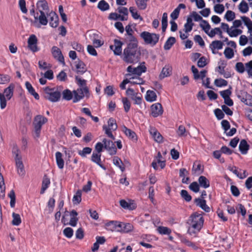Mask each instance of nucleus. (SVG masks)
Returning a JSON list of instances; mask_svg holds the SVG:
<instances>
[{"instance_id": "62", "label": "nucleus", "mask_w": 252, "mask_h": 252, "mask_svg": "<svg viewBox=\"0 0 252 252\" xmlns=\"http://www.w3.org/2000/svg\"><path fill=\"white\" fill-rule=\"evenodd\" d=\"M122 102L124 104L125 111L126 112H127L129 110L130 108V102L126 97H123L122 98Z\"/></svg>"}, {"instance_id": "59", "label": "nucleus", "mask_w": 252, "mask_h": 252, "mask_svg": "<svg viewBox=\"0 0 252 252\" xmlns=\"http://www.w3.org/2000/svg\"><path fill=\"white\" fill-rule=\"evenodd\" d=\"M235 69L239 73H243L245 71L244 64L241 62L237 63L235 65Z\"/></svg>"}, {"instance_id": "22", "label": "nucleus", "mask_w": 252, "mask_h": 252, "mask_svg": "<svg viewBox=\"0 0 252 252\" xmlns=\"http://www.w3.org/2000/svg\"><path fill=\"white\" fill-rule=\"evenodd\" d=\"M15 160L18 174L20 176L24 175L25 173V170L24 169V166L23 163L22 158H18Z\"/></svg>"}, {"instance_id": "3", "label": "nucleus", "mask_w": 252, "mask_h": 252, "mask_svg": "<svg viewBox=\"0 0 252 252\" xmlns=\"http://www.w3.org/2000/svg\"><path fill=\"white\" fill-rule=\"evenodd\" d=\"M117 12L110 13L108 18L110 20H120L122 21H126L128 19V10L126 7L119 6L116 10Z\"/></svg>"}, {"instance_id": "37", "label": "nucleus", "mask_w": 252, "mask_h": 252, "mask_svg": "<svg viewBox=\"0 0 252 252\" xmlns=\"http://www.w3.org/2000/svg\"><path fill=\"white\" fill-rule=\"evenodd\" d=\"M40 13L38 18L37 16H34L35 20L38 19L39 23L42 25H46L48 23V20L44 11L39 12Z\"/></svg>"}, {"instance_id": "33", "label": "nucleus", "mask_w": 252, "mask_h": 252, "mask_svg": "<svg viewBox=\"0 0 252 252\" xmlns=\"http://www.w3.org/2000/svg\"><path fill=\"white\" fill-rule=\"evenodd\" d=\"M207 34L210 37H213L215 36L216 34H219L220 38H223L222 31L219 28H215V29L211 30L208 32Z\"/></svg>"}, {"instance_id": "35", "label": "nucleus", "mask_w": 252, "mask_h": 252, "mask_svg": "<svg viewBox=\"0 0 252 252\" xmlns=\"http://www.w3.org/2000/svg\"><path fill=\"white\" fill-rule=\"evenodd\" d=\"M193 25L194 24L192 23V19L191 17H188L187 23L184 25L185 32L187 33L190 32L192 30Z\"/></svg>"}, {"instance_id": "50", "label": "nucleus", "mask_w": 252, "mask_h": 252, "mask_svg": "<svg viewBox=\"0 0 252 252\" xmlns=\"http://www.w3.org/2000/svg\"><path fill=\"white\" fill-rule=\"evenodd\" d=\"M73 92L72 93L69 90H65L63 92V98L66 100H70L73 97Z\"/></svg>"}, {"instance_id": "24", "label": "nucleus", "mask_w": 252, "mask_h": 252, "mask_svg": "<svg viewBox=\"0 0 252 252\" xmlns=\"http://www.w3.org/2000/svg\"><path fill=\"white\" fill-rule=\"evenodd\" d=\"M195 202L197 206H199L201 209L206 212H209L210 210V208L206 205V200L200 198H196Z\"/></svg>"}, {"instance_id": "12", "label": "nucleus", "mask_w": 252, "mask_h": 252, "mask_svg": "<svg viewBox=\"0 0 252 252\" xmlns=\"http://www.w3.org/2000/svg\"><path fill=\"white\" fill-rule=\"evenodd\" d=\"M37 38L34 34H32L30 36L28 40V44L29 48L32 52H37L39 49L37 46Z\"/></svg>"}, {"instance_id": "56", "label": "nucleus", "mask_w": 252, "mask_h": 252, "mask_svg": "<svg viewBox=\"0 0 252 252\" xmlns=\"http://www.w3.org/2000/svg\"><path fill=\"white\" fill-rule=\"evenodd\" d=\"M239 10L243 13H246L249 10V7L247 3L244 0H243L239 5Z\"/></svg>"}, {"instance_id": "19", "label": "nucleus", "mask_w": 252, "mask_h": 252, "mask_svg": "<svg viewBox=\"0 0 252 252\" xmlns=\"http://www.w3.org/2000/svg\"><path fill=\"white\" fill-rule=\"evenodd\" d=\"M223 46V43L222 41L220 40H215L210 44V48L211 49L214 54H216L218 52L216 51V49H221Z\"/></svg>"}, {"instance_id": "48", "label": "nucleus", "mask_w": 252, "mask_h": 252, "mask_svg": "<svg viewBox=\"0 0 252 252\" xmlns=\"http://www.w3.org/2000/svg\"><path fill=\"white\" fill-rule=\"evenodd\" d=\"M136 4L139 9L141 10L145 9L147 7V2L149 0H135Z\"/></svg>"}, {"instance_id": "20", "label": "nucleus", "mask_w": 252, "mask_h": 252, "mask_svg": "<svg viewBox=\"0 0 252 252\" xmlns=\"http://www.w3.org/2000/svg\"><path fill=\"white\" fill-rule=\"evenodd\" d=\"M101 154L93 152L91 157V160L92 161L98 165L102 169H105V167L101 163Z\"/></svg>"}, {"instance_id": "26", "label": "nucleus", "mask_w": 252, "mask_h": 252, "mask_svg": "<svg viewBox=\"0 0 252 252\" xmlns=\"http://www.w3.org/2000/svg\"><path fill=\"white\" fill-rule=\"evenodd\" d=\"M26 87L28 90L29 93L34 96L35 99L38 100L39 99V96L38 94L35 92L34 88L32 87L31 84L29 82H26L25 83Z\"/></svg>"}, {"instance_id": "63", "label": "nucleus", "mask_w": 252, "mask_h": 252, "mask_svg": "<svg viewBox=\"0 0 252 252\" xmlns=\"http://www.w3.org/2000/svg\"><path fill=\"white\" fill-rule=\"evenodd\" d=\"M245 67L249 76L252 77V61L246 63Z\"/></svg>"}, {"instance_id": "11", "label": "nucleus", "mask_w": 252, "mask_h": 252, "mask_svg": "<svg viewBox=\"0 0 252 252\" xmlns=\"http://www.w3.org/2000/svg\"><path fill=\"white\" fill-rule=\"evenodd\" d=\"M102 142L104 144V148L108 152L110 155H114L116 154L117 149L112 141L104 138Z\"/></svg>"}, {"instance_id": "15", "label": "nucleus", "mask_w": 252, "mask_h": 252, "mask_svg": "<svg viewBox=\"0 0 252 252\" xmlns=\"http://www.w3.org/2000/svg\"><path fill=\"white\" fill-rule=\"evenodd\" d=\"M47 16L49 18V24L53 28H56L59 25V17L54 11L47 13Z\"/></svg>"}, {"instance_id": "13", "label": "nucleus", "mask_w": 252, "mask_h": 252, "mask_svg": "<svg viewBox=\"0 0 252 252\" xmlns=\"http://www.w3.org/2000/svg\"><path fill=\"white\" fill-rule=\"evenodd\" d=\"M75 80L77 85L79 86V88L82 89L85 93L86 96L89 97V90L87 86V81L85 79H82L79 77L76 76Z\"/></svg>"}, {"instance_id": "36", "label": "nucleus", "mask_w": 252, "mask_h": 252, "mask_svg": "<svg viewBox=\"0 0 252 252\" xmlns=\"http://www.w3.org/2000/svg\"><path fill=\"white\" fill-rule=\"evenodd\" d=\"M145 63L143 62L140 65H139L137 67H134L133 74L140 75L142 73L146 71V67L144 65Z\"/></svg>"}, {"instance_id": "45", "label": "nucleus", "mask_w": 252, "mask_h": 252, "mask_svg": "<svg viewBox=\"0 0 252 252\" xmlns=\"http://www.w3.org/2000/svg\"><path fill=\"white\" fill-rule=\"evenodd\" d=\"M12 217V223L13 225L18 226L21 223V217L18 214L13 213Z\"/></svg>"}, {"instance_id": "30", "label": "nucleus", "mask_w": 252, "mask_h": 252, "mask_svg": "<svg viewBox=\"0 0 252 252\" xmlns=\"http://www.w3.org/2000/svg\"><path fill=\"white\" fill-rule=\"evenodd\" d=\"M123 131L126 134V135L131 140L133 141H136L137 140L136 134L133 131L127 128L126 126L124 127Z\"/></svg>"}, {"instance_id": "5", "label": "nucleus", "mask_w": 252, "mask_h": 252, "mask_svg": "<svg viewBox=\"0 0 252 252\" xmlns=\"http://www.w3.org/2000/svg\"><path fill=\"white\" fill-rule=\"evenodd\" d=\"M203 222L204 220L201 215L197 214L192 215L189 220V223L190 226L189 231H190V228L198 231H199L203 225Z\"/></svg>"}, {"instance_id": "58", "label": "nucleus", "mask_w": 252, "mask_h": 252, "mask_svg": "<svg viewBox=\"0 0 252 252\" xmlns=\"http://www.w3.org/2000/svg\"><path fill=\"white\" fill-rule=\"evenodd\" d=\"M244 96H245L244 103L247 105L252 106V96L246 92H244Z\"/></svg>"}, {"instance_id": "34", "label": "nucleus", "mask_w": 252, "mask_h": 252, "mask_svg": "<svg viewBox=\"0 0 252 252\" xmlns=\"http://www.w3.org/2000/svg\"><path fill=\"white\" fill-rule=\"evenodd\" d=\"M93 44L94 47L96 48H98L101 46L103 44V41H101L99 39H96L98 37V34L97 33H93Z\"/></svg>"}, {"instance_id": "55", "label": "nucleus", "mask_w": 252, "mask_h": 252, "mask_svg": "<svg viewBox=\"0 0 252 252\" xmlns=\"http://www.w3.org/2000/svg\"><path fill=\"white\" fill-rule=\"evenodd\" d=\"M161 24H162V31L163 32H164L167 27V14L166 13H164L162 15V20H161Z\"/></svg>"}, {"instance_id": "60", "label": "nucleus", "mask_w": 252, "mask_h": 252, "mask_svg": "<svg viewBox=\"0 0 252 252\" xmlns=\"http://www.w3.org/2000/svg\"><path fill=\"white\" fill-rule=\"evenodd\" d=\"M220 63V65L217 67L216 70L221 75L225 71L224 68L226 66V63L224 61H221Z\"/></svg>"}, {"instance_id": "25", "label": "nucleus", "mask_w": 252, "mask_h": 252, "mask_svg": "<svg viewBox=\"0 0 252 252\" xmlns=\"http://www.w3.org/2000/svg\"><path fill=\"white\" fill-rule=\"evenodd\" d=\"M77 212L74 210H72L70 212V216L71 218L69 222L68 223V224L73 227L76 225L77 221L78 220V219L77 217Z\"/></svg>"}, {"instance_id": "51", "label": "nucleus", "mask_w": 252, "mask_h": 252, "mask_svg": "<svg viewBox=\"0 0 252 252\" xmlns=\"http://www.w3.org/2000/svg\"><path fill=\"white\" fill-rule=\"evenodd\" d=\"M215 85L218 87H221L227 86L228 82L226 80L222 79H216L214 81Z\"/></svg>"}, {"instance_id": "18", "label": "nucleus", "mask_w": 252, "mask_h": 252, "mask_svg": "<svg viewBox=\"0 0 252 252\" xmlns=\"http://www.w3.org/2000/svg\"><path fill=\"white\" fill-rule=\"evenodd\" d=\"M74 97L73 102L76 103L86 96L85 93L82 89L78 88L76 90L73 91Z\"/></svg>"}, {"instance_id": "28", "label": "nucleus", "mask_w": 252, "mask_h": 252, "mask_svg": "<svg viewBox=\"0 0 252 252\" xmlns=\"http://www.w3.org/2000/svg\"><path fill=\"white\" fill-rule=\"evenodd\" d=\"M63 155L60 152L56 153V159L57 165L60 169H63L64 167V160L63 158Z\"/></svg>"}, {"instance_id": "39", "label": "nucleus", "mask_w": 252, "mask_h": 252, "mask_svg": "<svg viewBox=\"0 0 252 252\" xmlns=\"http://www.w3.org/2000/svg\"><path fill=\"white\" fill-rule=\"evenodd\" d=\"M176 39L174 37H170L167 40L164 45V49L165 50H169L173 45L175 43Z\"/></svg>"}, {"instance_id": "31", "label": "nucleus", "mask_w": 252, "mask_h": 252, "mask_svg": "<svg viewBox=\"0 0 252 252\" xmlns=\"http://www.w3.org/2000/svg\"><path fill=\"white\" fill-rule=\"evenodd\" d=\"M198 182L199 185L205 189L210 187V182L205 176H200L198 179Z\"/></svg>"}, {"instance_id": "6", "label": "nucleus", "mask_w": 252, "mask_h": 252, "mask_svg": "<svg viewBox=\"0 0 252 252\" xmlns=\"http://www.w3.org/2000/svg\"><path fill=\"white\" fill-rule=\"evenodd\" d=\"M140 37L144 40L146 44L154 46L158 42L159 35L145 31L140 33Z\"/></svg>"}, {"instance_id": "47", "label": "nucleus", "mask_w": 252, "mask_h": 252, "mask_svg": "<svg viewBox=\"0 0 252 252\" xmlns=\"http://www.w3.org/2000/svg\"><path fill=\"white\" fill-rule=\"evenodd\" d=\"M129 11L131 14L132 17L134 19H139L141 21L143 20V18L140 16V15L137 13L136 9L134 7H129Z\"/></svg>"}, {"instance_id": "2", "label": "nucleus", "mask_w": 252, "mask_h": 252, "mask_svg": "<svg viewBox=\"0 0 252 252\" xmlns=\"http://www.w3.org/2000/svg\"><path fill=\"white\" fill-rule=\"evenodd\" d=\"M108 229L112 231L117 230L118 231L128 233L133 229V226L130 223H124L117 221H111L106 224Z\"/></svg>"}, {"instance_id": "16", "label": "nucleus", "mask_w": 252, "mask_h": 252, "mask_svg": "<svg viewBox=\"0 0 252 252\" xmlns=\"http://www.w3.org/2000/svg\"><path fill=\"white\" fill-rule=\"evenodd\" d=\"M149 132L155 141L158 143H162L163 142L162 136L155 127L150 126Z\"/></svg>"}, {"instance_id": "8", "label": "nucleus", "mask_w": 252, "mask_h": 252, "mask_svg": "<svg viewBox=\"0 0 252 252\" xmlns=\"http://www.w3.org/2000/svg\"><path fill=\"white\" fill-rule=\"evenodd\" d=\"M117 125L116 120L112 118H110L108 121V126L104 125L102 126L103 130L105 133L112 140H115V138L113 135L111 130L115 131L117 129Z\"/></svg>"}, {"instance_id": "9", "label": "nucleus", "mask_w": 252, "mask_h": 252, "mask_svg": "<svg viewBox=\"0 0 252 252\" xmlns=\"http://www.w3.org/2000/svg\"><path fill=\"white\" fill-rule=\"evenodd\" d=\"M126 94L134 101V104L140 105L142 103V94L135 92L132 88H129L126 91Z\"/></svg>"}, {"instance_id": "43", "label": "nucleus", "mask_w": 252, "mask_h": 252, "mask_svg": "<svg viewBox=\"0 0 252 252\" xmlns=\"http://www.w3.org/2000/svg\"><path fill=\"white\" fill-rule=\"evenodd\" d=\"M199 26L206 34L208 33L211 29V26L208 22L203 19L200 23Z\"/></svg>"}, {"instance_id": "17", "label": "nucleus", "mask_w": 252, "mask_h": 252, "mask_svg": "<svg viewBox=\"0 0 252 252\" xmlns=\"http://www.w3.org/2000/svg\"><path fill=\"white\" fill-rule=\"evenodd\" d=\"M114 44L110 45V48L113 51L115 55H120L122 53V46L123 43L121 41L116 39L114 40Z\"/></svg>"}, {"instance_id": "23", "label": "nucleus", "mask_w": 252, "mask_h": 252, "mask_svg": "<svg viewBox=\"0 0 252 252\" xmlns=\"http://www.w3.org/2000/svg\"><path fill=\"white\" fill-rule=\"evenodd\" d=\"M249 148L250 146L246 140L243 139L240 141L239 145V149L242 154L245 155L247 154L248 151L249 150Z\"/></svg>"}, {"instance_id": "49", "label": "nucleus", "mask_w": 252, "mask_h": 252, "mask_svg": "<svg viewBox=\"0 0 252 252\" xmlns=\"http://www.w3.org/2000/svg\"><path fill=\"white\" fill-rule=\"evenodd\" d=\"M81 195L82 191L81 190H78L76 192V194L73 197V202L74 204H79L81 201Z\"/></svg>"}, {"instance_id": "1", "label": "nucleus", "mask_w": 252, "mask_h": 252, "mask_svg": "<svg viewBox=\"0 0 252 252\" xmlns=\"http://www.w3.org/2000/svg\"><path fill=\"white\" fill-rule=\"evenodd\" d=\"M141 52L136 45H127L123 52V61L127 63H135L140 59Z\"/></svg>"}, {"instance_id": "29", "label": "nucleus", "mask_w": 252, "mask_h": 252, "mask_svg": "<svg viewBox=\"0 0 252 252\" xmlns=\"http://www.w3.org/2000/svg\"><path fill=\"white\" fill-rule=\"evenodd\" d=\"M157 94L153 91L148 90L147 92L145 98L147 101L153 102L157 99Z\"/></svg>"}, {"instance_id": "14", "label": "nucleus", "mask_w": 252, "mask_h": 252, "mask_svg": "<svg viewBox=\"0 0 252 252\" xmlns=\"http://www.w3.org/2000/svg\"><path fill=\"white\" fill-rule=\"evenodd\" d=\"M151 108V114L154 117H157L163 113L162 107L159 103L153 104Z\"/></svg>"}, {"instance_id": "44", "label": "nucleus", "mask_w": 252, "mask_h": 252, "mask_svg": "<svg viewBox=\"0 0 252 252\" xmlns=\"http://www.w3.org/2000/svg\"><path fill=\"white\" fill-rule=\"evenodd\" d=\"M158 232L162 235H169L171 233V230L167 227L158 226L157 228Z\"/></svg>"}, {"instance_id": "21", "label": "nucleus", "mask_w": 252, "mask_h": 252, "mask_svg": "<svg viewBox=\"0 0 252 252\" xmlns=\"http://www.w3.org/2000/svg\"><path fill=\"white\" fill-rule=\"evenodd\" d=\"M36 6L39 11H46V13L49 11V7L48 3L45 0H39L36 3Z\"/></svg>"}, {"instance_id": "40", "label": "nucleus", "mask_w": 252, "mask_h": 252, "mask_svg": "<svg viewBox=\"0 0 252 252\" xmlns=\"http://www.w3.org/2000/svg\"><path fill=\"white\" fill-rule=\"evenodd\" d=\"M50 184V179L45 176L42 181V188L40 191L41 194H43L45 192V190L48 188Z\"/></svg>"}, {"instance_id": "27", "label": "nucleus", "mask_w": 252, "mask_h": 252, "mask_svg": "<svg viewBox=\"0 0 252 252\" xmlns=\"http://www.w3.org/2000/svg\"><path fill=\"white\" fill-rule=\"evenodd\" d=\"M76 68L77 73L81 74H83L87 71L85 64L81 61L76 62Z\"/></svg>"}, {"instance_id": "7", "label": "nucleus", "mask_w": 252, "mask_h": 252, "mask_svg": "<svg viewBox=\"0 0 252 252\" xmlns=\"http://www.w3.org/2000/svg\"><path fill=\"white\" fill-rule=\"evenodd\" d=\"M47 121L48 119L40 115H37L34 117L33 125L37 137L39 136L42 126Z\"/></svg>"}, {"instance_id": "46", "label": "nucleus", "mask_w": 252, "mask_h": 252, "mask_svg": "<svg viewBox=\"0 0 252 252\" xmlns=\"http://www.w3.org/2000/svg\"><path fill=\"white\" fill-rule=\"evenodd\" d=\"M13 87L9 86L8 88L4 90L3 95L4 97H6L7 99H10L13 95Z\"/></svg>"}, {"instance_id": "64", "label": "nucleus", "mask_w": 252, "mask_h": 252, "mask_svg": "<svg viewBox=\"0 0 252 252\" xmlns=\"http://www.w3.org/2000/svg\"><path fill=\"white\" fill-rule=\"evenodd\" d=\"M92 149L90 147H85L82 151L78 152V154L82 157H85L86 155L91 154Z\"/></svg>"}, {"instance_id": "61", "label": "nucleus", "mask_w": 252, "mask_h": 252, "mask_svg": "<svg viewBox=\"0 0 252 252\" xmlns=\"http://www.w3.org/2000/svg\"><path fill=\"white\" fill-rule=\"evenodd\" d=\"M181 195L182 197L187 202H189L191 200V196L186 190H182L181 191Z\"/></svg>"}, {"instance_id": "38", "label": "nucleus", "mask_w": 252, "mask_h": 252, "mask_svg": "<svg viewBox=\"0 0 252 252\" xmlns=\"http://www.w3.org/2000/svg\"><path fill=\"white\" fill-rule=\"evenodd\" d=\"M97 8L101 11H104L109 10L110 6L105 0H101L98 2Z\"/></svg>"}, {"instance_id": "32", "label": "nucleus", "mask_w": 252, "mask_h": 252, "mask_svg": "<svg viewBox=\"0 0 252 252\" xmlns=\"http://www.w3.org/2000/svg\"><path fill=\"white\" fill-rule=\"evenodd\" d=\"M171 72V68L168 66H164L159 75L160 79H162L164 78L170 76Z\"/></svg>"}, {"instance_id": "57", "label": "nucleus", "mask_w": 252, "mask_h": 252, "mask_svg": "<svg viewBox=\"0 0 252 252\" xmlns=\"http://www.w3.org/2000/svg\"><path fill=\"white\" fill-rule=\"evenodd\" d=\"M242 31L240 29H234L232 30V29H230L229 32H228V34L230 37H236L238 35L241 34L242 33Z\"/></svg>"}, {"instance_id": "10", "label": "nucleus", "mask_w": 252, "mask_h": 252, "mask_svg": "<svg viewBox=\"0 0 252 252\" xmlns=\"http://www.w3.org/2000/svg\"><path fill=\"white\" fill-rule=\"evenodd\" d=\"M51 53L54 59L62 63L63 65H65L64 57L59 48L55 46H53L51 49Z\"/></svg>"}, {"instance_id": "42", "label": "nucleus", "mask_w": 252, "mask_h": 252, "mask_svg": "<svg viewBox=\"0 0 252 252\" xmlns=\"http://www.w3.org/2000/svg\"><path fill=\"white\" fill-rule=\"evenodd\" d=\"M5 186L4 183L3 176L0 173V196L4 197L5 196Z\"/></svg>"}, {"instance_id": "52", "label": "nucleus", "mask_w": 252, "mask_h": 252, "mask_svg": "<svg viewBox=\"0 0 252 252\" xmlns=\"http://www.w3.org/2000/svg\"><path fill=\"white\" fill-rule=\"evenodd\" d=\"M224 18L227 21H232L235 18V13L231 10H228L224 15Z\"/></svg>"}, {"instance_id": "4", "label": "nucleus", "mask_w": 252, "mask_h": 252, "mask_svg": "<svg viewBox=\"0 0 252 252\" xmlns=\"http://www.w3.org/2000/svg\"><path fill=\"white\" fill-rule=\"evenodd\" d=\"M44 97L51 102H57L59 100L61 94L57 89L50 88L46 87L44 89Z\"/></svg>"}, {"instance_id": "54", "label": "nucleus", "mask_w": 252, "mask_h": 252, "mask_svg": "<svg viewBox=\"0 0 252 252\" xmlns=\"http://www.w3.org/2000/svg\"><path fill=\"white\" fill-rule=\"evenodd\" d=\"M224 55L226 58L230 59L234 57V54L233 49L230 47H226L224 50Z\"/></svg>"}, {"instance_id": "53", "label": "nucleus", "mask_w": 252, "mask_h": 252, "mask_svg": "<svg viewBox=\"0 0 252 252\" xmlns=\"http://www.w3.org/2000/svg\"><path fill=\"white\" fill-rule=\"evenodd\" d=\"M126 40L128 42L127 45H136L138 46V41L136 38L133 34L128 35L126 37Z\"/></svg>"}, {"instance_id": "41", "label": "nucleus", "mask_w": 252, "mask_h": 252, "mask_svg": "<svg viewBox=\"0 0 252 252\" xmlns=\"http://www.w3.org/2000/svg\"><path fill=\"white\" fill-rule=\"evenodd\" d=\"M113 163L118 166L122 172H123L125 167L121 159L118 157H114L113 158Z\"/></svg>"}]
</instances>
